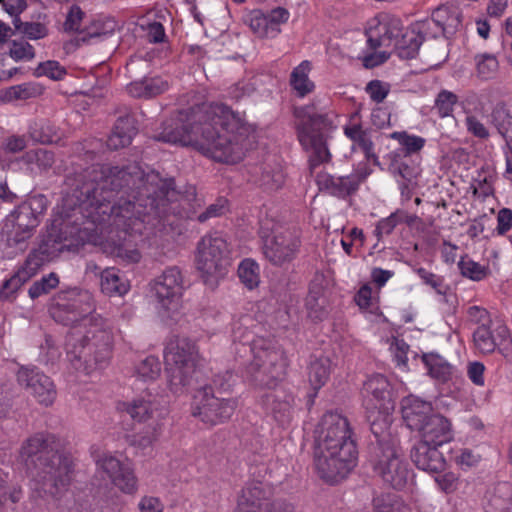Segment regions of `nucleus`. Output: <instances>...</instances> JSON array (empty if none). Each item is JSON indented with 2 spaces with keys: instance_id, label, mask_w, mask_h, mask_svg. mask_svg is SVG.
I'll use <instances>...</instances> for the list:
<instances>
[{
  "instance_id": "obj_34",
  "label": "nucleus",
  "mask_w": 512,
  "mask_h": 512,
  "mask_svg": "<svg viewBox=\"0 0 512 512\" xmlns=\"http://www.w3.org/2000/svg\"><path fill=\"white\" fill-rule=\"evenodd\" d=\"M101 291L109 296H121L128 292L129 284L121 272L114 268H106L100 273Z\"/></svg>"
},
{
  "instance_id": "obj_40",
  "label": "nucleus",
  "mask_w": 512,
  "mask_h": 512,
  "mask_svg": "<svg viewBox=\"0 0 512 512\" xmlns=\"http://www.w3.org/2000/svg\"><path fill=\"white\" fill-rule=\"evenodd\" d=\"M114 28L115 23L113 21H103L101 19L94 20L84 30L79 31L76 41L78 44H85L90 43L93 40L104 39L114 31Z\"/></svg>"
},
{
  "instance_id": "obj_51",
  "label": "nucleus",
  "mask_w": 512,
  "mask_h": 512,
  "mask_svg": "<svg viewBox=\"0 0 512 512\" xmlns=\"http://www.w3.org/2000/svg\"><path fill=\"white\" fill-rule=\"evenodd\" d=\"M201 376L202 374L200 375V377ZM235 380V375L231 371L226 370L224 372L215 374L212 380L209 383L205 382V384L211 385L214 390V393L221 395L231 390L232 386L235 384ZM200 383L204 384V382L201 379Z\"/></svg>"
},
{
  "instance_id": "obj_16",
  "label": "nucleus",
  "mask_w": 512,
  "mask_h": 512,
  "mask_svg": "<svg viewBox=\"0 0 512 512\" xmlns=\"http://www.w3.org/2000/svg\"><path fill=\"white\" fill-rule=\"evenodd\" d=\"M152 291L161 310L168 316L176 312L180 306L183 291V277L180 269L176 266L166 268L154 280Z\"/></svg>"
},
{
  "instance_id": "obj_7",
  "label": "nucleus",
  "mask_w": 512,
  "mask_h": 512,
  "mask_svg": "<svg viewBox=\"0 0 512 512\" xmlns=\"http://www.w3.org/2000/svg\"><path fill=\"white\" fill-rule=\"evenodd\" d=\"M236 352H250L252 360L246 366V375L259 387L274 388L283 380L289 365L283 348L273 340L257 338L251 344H235Z\"/></svg>"
},
{
  "instance_id": "obj_19",
  "label": "nucleus",
  "mask_w": 512,
  "mask_h": 512,
  "mask_svg": "<svg viewBox=\"0 0 512 512\" xmlns=\"http://www.w3.org/2000/svg\"><path fill=\"white\" fill-rule=\"evenodd\" d=\"M272 389L261 396L260 404L280 426H287L295 413L294 396L282 387L276 386Z\"/></svg>"
},
{
  "instance_id": "obj_46",
  "label": "nucleus",
  "mask_w": 512,
  "mask_h": 512,
  "mask_svg": "<svg viewBox=\"0 0 512 512\" xmlns=\"http://www.w3.org/2000/svg\"><path fill=\"white\" fill-rule=\"evenodd\" d=\"M238 276L247 288H255L259 284L258 264L252 259H244L238 267Z\"/></svg>"
},
{
  "instance_id": "obj_2",
  "label": "nucleus",
  "mask_w": 512,
  "mask_h": 512,
  "mask_svg": "<svg viewBox=\"0 0 512 512\" xmlns=\"http://www.w3.org/2000/svg\"><path fill=\"white\" fill-rule=\"evenodd\" d=\"M247 134L238 112L222 103H201L165 121L157 139L190 145L215 161L234 164L244 157Z\"/></svg>"
},
{
  "instance_id": "obj_54",
  "label": "nucleus",
  "mask_w": 512,
  "mask_h": 512,
  "mask_svg": "<svg viewBox=\"0 0 512 512\" xmlns=\"http://www.w3.org/2000/svg\"><path fill=\"white\" fill-rule=\"evenodd\" d=\"M475 60L479 77L490 79L495 75L498 69V61L494 55H478L475 57Z\"/></svg>"
},
{
  "instance_id": "obj_11",
  "label": "nucleus",
  "mask_w": 512,
  "mask_h": 512,
  "mask_svg": "<svg viewBox=\"0 0 512 512\" xmlns=\"http://www.w3.org/2000/svg\"><path fill=\"white\" fill-rule=\"evenodd\" d=\"M192 415L210 426L221 424L233 415L238 401L214 393L211 385L194 383Z\"/></svg>"
},
{
  "instance_id": "obj_17",
  "label": "nucleus",
  "mask_w": 512,
  "mask_h": 512,
  "mask_svg": "<svg viewBox=\"0 0 512 512\" xmlns=\"http://www.w3.org/2000/svg\"><path fill=\"white\" fill-rule=\"evenodd\" d=\"M47 209V199L44 195L30 196L18 205L5 219L4 223L12 224L16 229L33 235L34 229L39 225V217Z\"/></svg>"
},
{
  "instance_id": "obj_10",
  "label": "nucleus",
  "mask_w": 512,
  "mask_h": 512,
  "mask_svg": "<svg viewBox=\"0 0 512 512\" xmlns=\"http://www.w3.org/2000/svg\"><path fill=\"white\" fill-rule=\"evenodd\" d=\"M63 245L52 235L44 238L38 247L32 250L23 265L0 288V299L13 301L17 291L30 280L45 264L51 262L62 252Z\"/></svg>"
},
{
  "instance_id": "obj_32",
  "label": "nucleus",
  "mask_w": 512,
  "mask_h": 512,
  "mask_svg": "<svg viewBox=\"0 0 512 512\" xmlns=\"http://www.w3.org/2000/svg\"><path fill=\"white\" fill-rule=\"evenodd\" d=\"M432 22L441 30L444 36L453 34L461 24V14L456 7L441 5L431 16Z\"/></svg>"
},
{
  "instance_id": "obj_48",
  "label": "nucleus",
  "mask_w": 512,
  "mask_h": 512,
  "mask_svg": "<svg viewBox=\"0 0 512 512\" xmlns=\"http://www.w3.org/2000/svg\"><path fill=\"white\" fill-rule=\"evenodd\" d=\"M136 374L144 381L155 380L161 372V363L155 356H147L135 368Z\"/></svg>"
},
{
  "instance_id": "obj_15",
  "label": "nucleus",
  "mask_w": 512,
  "mask_h": 512,
  "mask_svg": "<svg viewBox=\"0 0 512 512\" xmlns=\"http://www.w3.org/2000/svg\"><path fill=\"white\" fill-rule=\"evenodd\" d=\"M372 171L367 163H360L348 175L336 176L321 171L316 175V182L321 191L338 199L346 200L358 192Z\"/></svg>"
},
{
  "instance_id": "obj_4",
  "label": "nucleus",
  "mask_w": 512,
  "mask_h": 512,
  "mask_svg": "<svg viewBox=\"0 0 512 512\" xmlns=\"http://www.w3.org/2000/svg\"><path fill=\"white\" fill-rule=\"evenodd\" d=\"M19 457L35 482V489L56 497L70 487L75 473L73 457L61 450L53 433L37 432L23 441Z\"/></svg>"
},
{
  "instance_id": "obj_56",
  "label": "nucleus",
  "mask_w": 512,
  "mask_h": 512,
  "mask_svg": "<svg viewBox=\"0 0 512 512\" xmlns=\"http://www.w3.org/2000/svg\"><path fill=\"white\" fill-rule=\"evenodd\" d=\"M390 170L395 177H400L405 182H411L415 180L420 169L417 165H410L406 161H396L391 164Z\"/></svg>"
},
{
  "instance_id": "obj_22",
  "label": "nucleus",
  "mask_w": 512,
  "mask_h": 512,
  "mask_svg": "<svg viewBox=\"0 0 512 512\" xmlns=\"http://www.w3.org/2000/svg\"><path fill=\"white\" fill-rule=\"evenodd\" d=\"M401 413L406 426L416 432L435 414L431 402L415 395H408L401 400Z\"/></svg>"
},
{
  "instance_id": "obj_37",
  "label": "nucleus",
  "mask_w": 512,
  "mask_h": 512,
  "mask_svg": "<svg viewBox=\"0 0 512 512\" xmlns=\"http://www.w3.org/2000/svg\"><path fill=\"white\" fill-rule=\"evenodd\" d=\"M423 41L424 36L415 30H402L397 41H395L394 48L397 50L400 58L412 59L417 55Z\"/></svg>"
},
{
  "instance_id": "obj_8",
  "label": "nucleus",
  "mask_w": 512,
  "mask_h": 512,
  "mask_svg": "<svg viewBox=\"0 0 512 512\" xmlns=\"http://www.w3.org/2000/svg\"><path fill=\"white\" fill-rule=\"evenodd\" d=\"M168 385L174 394L183 393L187 387L199 383V353L196 344L188 338L171 339L164 350Z\"/></svg>"
},
{
  "instance_id": "obj_3",
  "label": "nucleus",
  "mask_w": 512,
  "mask_h": 512,
  "mask_svg": "<svg viewBox=\"0 0 512 512\" xmlns=\"http://www.w3.org/2000/svg\"><path fill=\"white\" fill-rule=\"evenodd\" d=\"M94 309L91 293L79 287L58 291L48 304L52 319L72 328L66 337L67 360L86 375L107 367L112 355L110 325Z\"/></svg>"
},
{
  "instance_id": "obj_49",
  "label": "nucleus",
  "mask_w": 512,
  "mask_h": 512,
  "mask_svg": "<svg viewBox=\"0 0 512 512\" xmlns=\"http://www.w3.org/2000/svg\"><path fill=\"white\" fill-rule=\"evenodd\" d=\"M59 284V277L56 273L51 272L43 276L40 280L35 281L29 288L28 294L31 299H36L44 294H48Z\"/></svg>"
},
{
  "instance_id": "obj_25",
  "label": "nucleus",
  "mask_w": 512,
  "mask_h": 512,
  "mask_svg": "<svg viewBox=\"0 0 512 512\" xmlns=\"http://www.w3.org/2000/svg\"><path fill=\"white\" fill-rule=\"evenodd\" d=\"M438 447L431 443L419 441L411 450V460L418 469L439 473L445 469L446 461Z\"/></svg>"
},
{
  "instance_id": "obj_28",
  "label": "nucleus",
  "mask_w": 512,
  "mask_h": 512,
  "mask_svg": "<svg viewBox=\"0 0 512 512\" xmlns=\"http://www.w3.org/2000/svg\"><path fill=\"white\" fill-rule=\"evenodd\" d=\"M344 134L352 141L353 149H360L368 161H373L377 166L380 165L378 156L374 152L371 129L363 128L359 123H350L344 127Z\"/></svg>"
},
{
  "instance_id": "obj_36",
  "label": "nucleus",
  "mask_w": 512,
  "mask_h": 512,
  "mask_svg": "<svg viewBox=\"0 0 512 512\" xmlns=\"http://www.w3.org/2000/svg\"><path fill=\"white\" fill-rule=\"evenodd\" d=\"M431 378L445 383L452 378L453 366L436 353H426L421 356Z\"/></svg>"
},
{
  "instance_id": "obj_30",
  "label": "nucleus",
  "mask_w": 512,
  "mask_h": 512,
  "mask_svg": "<svg viewBox=\"0 0 512 512\" xmlns=\"http://www.w3.org/2000/svg\"><path fill=\"white\" fill-rule=\"evenodd\" d=\"M168 86V82L161 77H143L131 81L126 90L134 98L149 99L167 91Z\"/></svg>"
},
{
  "instance_id": "obj_35",
  "label": "nucleus",
  "mask_w": 512,
  "mask_h": 512,
  "mask_svg": "<svg viewBox=\"0 0 512 512\" xmlns=\"http://www.w3.org/2000/svg\"><path fill=\"white\" fill-rule=\"evenodd\" d=\"M119 408L126 411L134 421L139 423L153 419L155 414H157V417L162 414L158 412V408L152 400L144 398H137L131 402H123Z\"/></svg>"
},
{
  "instance_id": "obj_20",
  "label": "nucleus",
  "mask_w": 512,
  "mask_h": 512,
  "mask_svg": "<svg viewBox=\"0 0 512 512\" xmlns=\"http://www.w3.org/2000/svg\"><path fill=\"white\" fill-rule=\"evenodd\" d=\"M97 466L103 470L122 492L132 494L137 490V480L128 462H121L112 455H103Z\"/></svg>"
},
{
  "instance_id": "obj_26",
  "label": "nucleus",
  "mask_w": 512,
  "mask_h": 512,
  "mask_svg": "<svg viewBox=\"0 0 512 512\" xmlns=\"http://www.w3.org/2000/svg\"><path fill=\"white\" fill-rule=\"evenodd\" d=\"M473 340L476 348L482 353H492L497 346L507 347L511 343L509 329L503 324L493 330L491 324L478 326L473 333Z\"/></svg>"
},
{
  "instance_id": "obj_50",
  "label": "nucleus",
  "mask_w": 512,
  "mask_h": 512,
  "mask_svg": "<svg viewBox=\"0 0 512 512\" xmlns=\"http://www.w3.org/2000/svg\"><path fill=\"white\" fill-rule=\"evenodd\" d=\"M457 101L458 98L454 93L442 90L435 99L434 109L441 118L450 116Z\"/></svg>"
},
{
  "instance_id": "obj_45",
  "label": "nucleus",
  "mask_w": 512,
  "mask_h": 512,
  "mask_svg": "<svg viewBox=\"0 0 512 512\" xmlns=\"http://www.w3.org/2000/svg\"><path fill=\"white\" fill-rule=\"evenodd\" d=\"M12 23L17 31L30 40L42 39L48 35V28L40 22H24L20 18H14Z\"/></svg>"
},
{
  "instance_id": "obj_63",
  "label": "nucleus",
  "mask_w": 512,
  "mask_h": 512,
  "mask_svg": "<svg viewBox=\"0 0 512 512\" xmlns=\"http://www.w3.org/2000/svg\"><path fill=\"white\" fill-rule=\"evenodd\" d=\"M27 147V142L24 136L20 135H11L3 139L1 143V148L6 153H19L22 152Z\"/></svg>"
},
{
  "instance_id": "obj_1",
  "label": "nucleus",
  "mask_w": 512,
  "mask_h": 512,
  "mask_svg": "<svg viewBox=\"0 0 512 512\" xmlns=\"http://www.w3.org/2000/svg\"><path fill=\"white\" fill-rule=\"evenodd\" d=\"M174 195V180L162 178L151 170L145 172L137 163L123 167L103 166L101 178L83 186L78 199L89 209L94 222H109L120 229L123 239L113 243L111 253L130 263H137L141 254L126 242L129 230L145 217H161Z\"/></svg>"
},
{
  "instance_id": "obj_21",
  "label": "nucleus",
  "mask_w": 512,
  "mask_h": 512,
  "mask_svg": "<svg viewBox=\"0 0 512 512\" xmlns=\"http://www.w3.org/2000/svg\"><path fill=\"white\" fill-rule=\"evenodd\" d=\"M402 30L403 26L399 18L385 17L375 26H370L366 30L367 45L371 50L380 47H394Z\"/></svg>"
},
{
  "instance_id": "obj_61",
  "label": "nucleus",
  "mask_w": 512,
  "mask_h": 512,
  "mask_svg": "<svg viewBox=\"0 0 512 512\" xmlns=\"http://www.w3.org/2000/svg\"><path fill=\"white\" fill-rule=\"evenodd\" d=\"M467 131L474 137L486 140L490 137L488 128L474 115L465 118Z\"/></svg>"
},
{
  "instance_id": "obj_62",
  "label": "nucleus",
  "mask_w": 512,
  "mask_h": 512,
  "mask_svg": "<svg viewBox=\"0 0 512 512\" xmlns=\"http://www.w3.org/2000/svg\"><path fill=\"white\" fill-rule=\"evenodd\" d=\"M83 17L84 12L82 9L78 5H72L64 22V30L79 31Z\"/></svg>"
},
{
  "instance_id": "obj_29",
  "label": "nucleus",
  "mask_w": 512,
  "mask_h": 512,
  "mask_svg": "<svg viewBox=\"0 0 512 512\" xmlns=\"http://www.w3.org/2000/svg\"><path fill=\"white\" fill-rule=\"evenodd\" d=\"M134 118L131 116L119 117L107 139V147L111 150H118L131 144L136 135Z\"/></svg>"
},
{
  "instance_id": "obj_41",
  "label": "nucleus",
  "mask_w": 512,
  "mask_h": 512,
  "mask_svg": "<svg viewBox=\"0 0 512 512\" xmlns=\"http://www.w3.org/2000/svg\"><path fill=\"white\" fill-rule=\"evenodd\" d=\"M330 375V360L318 358L310 362L308 367L309 382L314 390L313 396L325 385Z\"/></svg>"
},
{
  "instance_id": "obj_55",
  "label": "nucleus",
  "mask_w": 512,
  "mask_h": 512,
  "mask_svg": "<svg viewBox=\"0 0 512 512\" xmlns=\"http://www.w3.org/2000/svg\"><path fill=\"white\" fill-rule=\"evenodd\" d=\"M391 85L387 82L374 79L366 84L365 92L369 95L370 99L379 104L382 103L390 93Z\"/></svg>"
},
{
  "instance_id": "obj_12",
  "label": "nucleus",
  "mask_w": 512,
  "mask_h": 512,
  "mask_svg": "<svg viewBox=\"0 0 512 512\" xmlns=\"http://www.w3.org/2000/svg\"><path fill=\"white\" fill-rule=\"evenodd\" d=\"M371 462L374 471L389 486L397 490L405 487L409 477L407 463L400 457L390 441H377L372 448Z\"/></svg>"
},
{
  "instance_id": "obj_9",
  "label": "nucleus",
  "mask_w": 512,
  "mask_h": 512,
  "mask_svg": "<svg viewBox=\"0 0 512 512\" xmlns=\"http://www.w3.org/2000/svg\"><path fill=\"white\" fill-rule=\"evenodd\" d=\"M196 268L204 284L215 289L228 274L231 266L230 249L220 234H208L201 238L195 256Z\"/></svg>"
},
{
  "instance_id": "obj_33",
  "label": "nucleus",
  "mask_w": 512,
  "mask_h": 512,
  "mask_svg": "<svg viewBox=\"0 0 512 512\" xmlns=\"http://www.w3.org/2000/svg\"><path fill=\"white\" fill-rule=\"evenodd\" d=\"M310 71L311 63L304 60L290 74L289 84L299 98H304L315 89L314 82L309 78Z\"/></svg>"
},
{
  "instance_id": "obj_23",
  "label": "nucleus",
  "mask_w": 512,
  "mask_h": 512,
  "mask_svg": "<svg viewBox=\"0 0 512 512\" xmlns=\"http://www.w3.org/2000/svg\"><path fill=\"white\" fill-rule=\"evenodd\" d=\"M390 384L382 374L370 376L363 385L364 403L367 409L386 410L391 401Z\"/></svg>"
},
{
  "instance_id": "obj_60",
  "label": "nucleus",
  "mask_w": 512,
  "mask_h": 512,
  "mask_svg": "<svg viewBox=\"0 0 512 512\" xmlns=\"http://www.w3.org/2000/svg\"><path fill=\"white\" fill-rule=\"evenodd\" d=\"M9 55L15 61L31 60L35 56V51L32 45L25 41H13Z\"/></svg>"
},
{
  "instance_id": "obj_42",
  "label": "nucleus",
  "mask_w": 512,
  "mask_h": 512,
  "mask_svg": "<svg viewBox=\"0 0 512 512\" xmlns=\"http://www.w3.org/2000/svg\"><path fill=\"white\" fill-rule=\"evenodd\" d=\"M251 30L259 37L274 38L277 36V30L269 26L266 14L259 10L252 11L246 19Z\"/></svg>"
},
{
  "instance_id": "obj_39",
  "label": "nucleus",
  "mask_w": 512,
  "mask_h": 512,
  "mask_svg": "<svg viewBox=\"0 0 512 512\" xmlns=\"http://www.w3.org/2000/svg\"><path fill=\"white\" fill-rule=\"evenodd\" d=\"M29 135L34 142L52 144L60 140L59 129L50 121L42 119L29 127Z\"/></svg>"
},
{
  "instance_id": "obj_47",
  "label": "nucleus",
  "mask_w": 512,
  "mask_h": 512,
  "mask_svg": "<svg viewBox=\"0 0 512 512\" xmlns=\"http://www.w3.org/2000/svg\"><path fill=\"white\" fill-rule=\"evenodd\" d=\"M458 268L464 277L473 281H481L489 274L488 267L465 257L458 262Z\"/></svg>"
},
{
  "instance_id": "obj_5",
  "label": "nucleus",
  "mask_w": 512,
  "mask_h": 512,
  "mask_svg": "<svg viewBox=\"0 0 512 512\" xmlns=\"http://www.w3.org/2000/svg\"><path fill=\"white\" fill-rule=\"evenodd\" d=\"M314 466L321 479L337 483L355 468L358 450L349 420L342 414L327 412L316 430Z\"/></svg>"
},
{
  "instance_id": "obj_24",
  "label": "nucleus",
  "mask_w": 512,
  "mask_h": 512,
  "mask_svg": "<svg viewBox=\"0 0 512 512\" xmlns=\"http://www.w3.org/2000/svg\"><path fill=\"white\" fill-rule=\"evenodd\" d=\"M421 442L442 446L453 439L451 422L443 415L436 413L418 429Z\"/></svg>"
},
{
  "instance_id": "obj_18",
  "label": "nucleus",
  "mask_w": 512,
  "mask_h": 512,
  "mask_svg": "<svg viewBox=\"0 0 512 512\" xmlns=\"http://www.w3.org/2000/svg\"><path fill=\"white\" fill-rule=\"evenodd\" d=\"M17 381L44 406L52 405L56 399L57 392L52 380L37 367L22 366L18 370Z\"/></svg>"
},
{
  "instance_id": "obj_13",
  "label": "nucleus",
  "mask_w": 512,
  "mask_h": 512,
  "mask_svg": "<svg viewBox=\"0 0 512 512\" xmlns=\"http://www.w3.org/2000/svg\"><path fill=\"white\" fill-rule=\"evenodd\" d=\"M262 253L273 266L285 267L299 256L302 248L301 234L291 228L276 229L262 238Z\"/></svg>"
},
{
  "instance_id": "obj_57",
  "label": "nucleus",
  "mask_w": 512,
  "mask_h": 512,
  "mask_svg": "<svg viewBox=\"0 0 512 512\" xmlns=\"http://www.w3.org/2000/svg\"><path fill=\"white\" fill-rule=\"evenodd\" d=\"M66 73V69L59 62L53 60L40 63L35 70L37 76H47L52 80H61Z\"/></svg>"
},
{
  "instance_id": "obj_43",
  "label": "nucleus",
  "mask_w": 512,
  "mask_h": 512,
  "mask_svg": "<svg viewBox=\"0 0 512 512\" xmlns=\"http://www.w3.org/2000/svg\"><path fill=\"white\" fill-rule=\"evenodd\" d=\"M22 159L29 165H36L39 172L48 171L55 163L54 153L46 149L28 151Z\"/></svg>"
},
{
  "instance_id": "obj_64",
  "label": "nucleus",
  "mask_w": 512,
  "mask_h": 512,
  "mask_svg": "<svg viewBox=\"0 0 512 512\" xmlns=\"http://www.w3.org/2000/svg\"><path fill=\"white\" fill-rule=\"evenodd\" d=\"M467 316L470 322L478 326L492 324L489 312L479 306H471L467 309Z\"/></svg>"
},
{
  "instance_id": "obj_31",
  "label": "nucleus",
  "mask_w": 512,
  "mask_h": 512,
  "mask_svg": "<svg viewBox=\"0 0 512 512\" xmlns=\"http://www.w3.org/2000/svg\"><path fill=\"white\" fill-rule=\"evenodd\" d=\"M490 122L500 136L505 140L506 146L512 154V113L503 103L494 106L490 114Z\"/></svg>"
},
{
  "instance_id": "obj_53",
  "label": "nucleus",
  "mask_w": 512,
  "mask_h": 512,
  "mask_svg": "<svg viewBox=\"0 0 512 512\" xmlns=\"http://www.w3.org/2000/svg\"><path fill=\"white\" fill-rule=\"evenodd\" d=\"M403 215L404 211L398 209L395 212L391 213L388 217L378 221L374 231L378 239L381 238L383 235L391 234L395 227L404 220Z\"/></svg>"
},
{
  "instance_id": "obj_14",
  "label": "nucleus",
  "mask_w": 512,
  "mask_h": 512,
  "mask_svg": "<svg viewBox=\"0 0 512 512\" xmlns=\"http://www.w3.org/2000/svg\"><path fill=\"white\" fill-rule=\"evenodd\" d=\"M235 512H295L294 507L284 501L273 499L272 488L263 482L247 484L238 497Z\"/></svg>"
},
{
  "instance_id": "obj_38",
  "label": "nucleus",
  "mask_w": 512,
  "mask_h": 512,
  "mask_svg": "<svg viewBox=\"0 0 512 512\" xmlns=\"http://www.w3.org/2000/svg\"><path fill=\"white\" fill-rule=\"evenodd\" d=\"M326 303L323 287L320 285H312L306 297L305 306L308 316L313 321H322L327 317L328 311Z\"/></svg>"
},
{
  "instance_id": "obj_59",
  "label": "nucleus",
  "mask_w": 512,
  "mask_h": 512,
  "mask_svg": "<svg viewBox=\"0 0 512 512\" xmlns=\"http://www.w3.org/2000/svg\"><path fill=\"white\" fill-rule=\"evenodd\" d=\"M417 275L423 281L424 284L433 288L436 293L445 295L447 287L444 285V280L441 276H438L432 272H429L425 268H418L416 270Z\"/></svg>"
},
{
  "instance_id": "obj_27",
  "label": "nucleus",
  "mask_w": 512,
  "mask_h": 512,
  "mask_svg": "<svg viewBox=\"0 0 512 512\" xmlns=\"http://www.w3.org/2000/svg\"><path fill=\"white\" fill-rule=\"evenodd\" d=\"M32 237L28 232L18 230L12 224H3L0 238V258L12 259L24 252L28 247V240Z\"/></svg>"
},
{
  "instance_id": "obj_6",
  "label": "nucleus",
  "mask_w": 512,
  "mask_h": 512,
  "mask_svg": "<svg viewBox=\"0 0 512 512\" xmlns=\"http://www.w3.org/2000/svg\"><path fill=\"white\" fill-rule=\"evenodd\" d=\"M297 137L306 151H310V167L327 163L331 159L328 140L336 128L330 113L318 112L313 105L295 107L293 110Z\"/></svg>"
},
{
  "instance_id": "obj_52",
  "label": "nucleus",
  "mask_w": 512,
  "mask_h": 512,
  "mask_svg": "<svg viewBox=\"0 0 512 512\" xmlns=\"http://www.w3.org/2000/svg\"><path fill=\"white\" fill-rule=\"evenodd\" d=\"M229 211L228 200L224 197H219L214 203L210 204L205 211L197 215V221L204 223L212 218H217L225 215Z\"/></svg>"
},
{
  "instance_id": "obj_44",
  "label": "nucleus",
  "mask_w": 512,
  "mask_h": 512,
  "mask_svg": "<svg viewBox=\"0 0 512 512\" xmlns=\"http://www.w3.org/2000/svg\"><path fill=\"white\" fill-rule=\"evenodd\" d=\"M389 137L399 142L403 147L405 155L419 152L426 143L423 137L408 134L406 131H395Z\"/></svg>"
},
{
  "instance_id": "obj_58",
  "label": "nucleus",
  "mask_w": 512,
  "mask_h": 512,
  "mask_svg": "<svg viewBox=\"0 0 512 512\" xmlns=\"http://www.w3.org/2000/svg\"><path fill=\"white\" fill-rule=\"evenodd\" d=\"M393 360L397 367L402 370L407 369L409 345L403 339L395 338L390 346Z\"/></svg>"
}]
</instances>
